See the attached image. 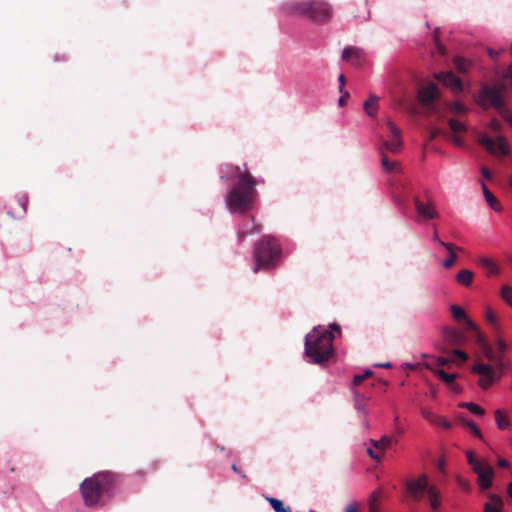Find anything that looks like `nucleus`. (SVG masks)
<instances>
[{
	"mask_svg": "<svg viewBox=\"0 0 512 512\" xmlns=\"http://www.w3.org/2000/svg\"><path fill=\"white\" fill-rule=\"evenodd\" d=\"M226 168L229 173L234 174L237 178L236 184L228 193L227 206L231 212L246 213L253 208L257 198V182L249 172L246 164L243 168L227 164Z\"/></svg>",
	"mask_w": 512,
	"mask_h": 512,
	"instance_id": "f257e3e1",
	"label": "nucleus"
},
{
	"mask_svg": "<svg viewBox=\"0 0 512 512\" xmlns=\"http://www.w3.org/2000/svg\"><path fill=\"white\" fill-rule=\"evenodd\" d=\"M329 329L317 326L306 335L305 355L309 358L310 363L321 365L334 356V333L340 334L341 329L336 323H331Z\"/></svg>",
	"mask_w": 512,
	"mask_h": 512,
	"instance_id": "f03ea898",
	"label": "nucleus"
},
{
	"mask_svg": "<svg viewBox=\"0 0 512 512\" xmlns=\"http://www.w3.org/2000/svg\"><path fill=\"white\" fill-rule=\"evenodd\" d=\"M475 333L476 341L483 355L488 361L493 363V365H489L476 362L471 369L473 373L480 376L478 385L486 390L500 377L501 372L505 369V363L504 360H502V356L496 354L484 335L479 330Z\"/></svg>",
	"mask_w": 512,
	"mask_h": 512,
	"instance_id": "7ed1b4c3",
	"label": "nucleus"
},
{
	"mask_svg": "<svg viewBox=\"0 0 512 512\" xmlns=\"http://www.w3.org/2000/svg\"><path fill=\"white\" fill-rule=\"evenodd\" d=\"M120 476L111 471H103L84 479L80 492L84 504L88 507L97 506L104 494L110 492L119 482Z\"/></svg>",
	"mask_w": 512,
	"mask_h": 512,
	"instance_id": "20e7f679",
	"label": "nucleus"
},
{
	"mask_svg": "<svg viewBox=\"0 0 512 512\" xmlns=\"http://www.w3.org/2000/svg\"><path fill=\"white\" fill-rule=\"evenodd\" d=\"M282 247L279 241L271 236H263L254 247L255 265L253 271L272 270L281 260Z\"/></svg>",
	"mask_w": 512,
	"mask_h": 512,
	"instance_id": "39448f33",
	"label": "nucleus"
},
{
	"mask_svg": "<svg viewBox=\"0 0 512 512\" xmlns=\"http://www.w3.org/2000/svg\"><path fill=\"white\" fill-rule=\"evenodd\" d=\"M291 12L305 16L314 22H326L332 16L331 6L322 0H300L289 4Z\"/></svg>",
	"mask_w": 512,
	"mask_h": 512,
	"instance_id": "423d86ee",
	"label": "nucleus"
},
{
	"mask_svg": "<svg viewBox=\"0 0 512 512\" xmlns=\"http://www.w3.org/2000/svg\"><path fill=\"white\" fill-rule=\"evenodd\" d=\"M503 91V85L499 87H491L489 85H484L481 89L477 103L484 109L488 108L489 106H492L496 110H502V107L504 106L502 99Z\"/></svg>",
	"mask_w": 512,
	"mask_h": 512,
	"instance_id": "0eeeda50",
	"label": "nucleus"
},
{
	"mask_svg": "<svg viewBox=\"0 0 512 512\" xmlns=\"http://www.w3.org/2000/svg\"><path fill=\"white\" fill-rule=\"evenodd\" d=\"M478 143L492 155L507 156L510 153L509 144L503 136H498L496 140H493L486 133H480Z\"/></svg>",
	"mask_w": 512,
	"mask_h": 512,
	"instance_id": "6e6552de",
	"label": "nucleus"
},
{
	"mask_svg": "<svg viewBox=\"0 0 512 512\" xmlns=\"http://www.w3.org/2000/svg\"><path fill=\"white\" fill-rule=\"evenodd\" d=\"M431 486L425 474H421L417 478L409 479L405 482L408 495L415 501H421L424 495L428 493Z\"/></svg>",
	"mask_w": 512,
	"mask_h": 512,
	"instance_id": "1a4fd4ad",
	"label": "nucleus"
},
{
	"mask_svg": "<svg viewBox=\"0 0 512 512\" xmlns=\"http://www.w3.org/2000/svg\"><path fill=\"white\" fill-rule=\"evenodd\" d=\"M440 97L439 89L435 83H428L418 91L419 103L427 109L428 114L435 111L434 102Z\"/></svg>",
	"mask_w": 512,
	"mask_h": 512,
	"instance_id": "9d476101",
	"label": "nucleus"
},
{
	"mask_svg": "<svg viewBox=\"0 0 512 512\" xmlns=\"http://www.w3.org/2000/svg\"><path fill=\"white\" fill-rule=\"evenodd\" d=\"M473 472L478 476L477 484L480 490L486 491L492 487L495 472L487 462L484 461L481 465L475 467Z\"/></svg>",
	"mask_w": 512,
	"mask_h": 512,
	"instance_id": "9b49d317",
	"label": "nucleus"
},
{
	"mask_svg": "<svg viewBox=\"0 0 512 512\" xmlns=\"http://www.w3.org/2000/svg\"><path fill=\"white\" fill-rule=\"evenodd\" d=\"M387 126L393 139L391 141H383L380 148H382L385 153L386 151H389L393 154H397L400 152L403 145L401 130L390 120L387 122Z\"/></svg>",
	"mask_w": 512,
	"mask_h": 512,
	"instance_id": "f8f14e48",
	"label": "nucleus"
},
{
	"mask_svg": "<svg viewBox=\"0 0 512 512\" xmlns=\"http://www.w3.org/2000/svg\"><path fill=\"white\" fill-rule=\"evenodd\" d=\"M435 78L442 84L452 90L453 93H460L463 90V83L453 72H439Z\"/></svg>",
	"mask_w": 512,
	"mask_h": 512,
	"instance_id": "ddd939ff",
	"label": "nucleus"
},
{
	"mask_svg": "<svg viewBox=\"0 0 512 512\" xmlns=\"http://www.w3.org/2000/svg\"><path fill=\"white\" fill-rule=\"evenodd\" d=\"M28 197L21 195L9 200L7 213L13 218H21L26 213Z\"/></svg>",
	"mask_w": 512,
	"mask_h": 512,
	"instance_id": "4468645a",
	"label": "nucleus"
},
{
	"mask_svg": "<svg viewBox=\"0 0 512 512\" xmlns=\"http://www.w3.org/2000/svg\"><path fill=\"white\" fill-rule=\"evenodd\" d=\"M342 59L351 62L353 66L359 67L365 60V53L361 48L347 47L342 52Z\"/></svg>",
	"mask_w": 512,
	"mask_h": 512,
	"instance_id": "2eb2a0df",
	"label": "nucleus"
},
{
	"mask_svg": "<svg viewBox=\"0 0 512 512\" xmlns=\"http://www.w3.org/2000/svg\"><path fill=\"white\" fill-rule=\"evenodd\" d=\"M443 338L445 342L451 346H461L466 341V337L463 332L451 327L444 328Z\"/></svg>",
	"mask_w": 512,
	"mask_h": 512,
	"instance_id": "dca6fc26",
	"label": "nucleus"
},
{
	"mask_svg": "<svg viewBox=\"0 0 512 512\" xmlns=\"http://www.w3.org/2000/svg\"><path fill=\"white\" fill-rule=\"evenodd\" d=\"M414 205L417 214L425 220L434 219L438 217V213L435 210L432 203H423L418 197L414 198Z\"/></svg>",
	"mask_w": 512,
	"mask_h": 512,
	"instance_id": "f3484780",
	"label": "nucleus"
},
{
	"mask_svg": "<svg viewBox=\"0 0 512 512\" xmlns=\"http://www.w3.org/2000/svg\"><path fill=\"white\" fill-rule=\"evenodd\" d=\"M260 226L254 223V217L247 216L244 218L243 225L238 231V240L243 241L247 236L258 233Z\"/></svg>",
	"mask_w": 512,
	"mask_h": 512,
	"instance_id": "a211bd4d",
	"label": "nucleus"
},
{
	"mask_svg": "<svg viewBox=\"0 0 512 512\" xmlns=\"http://www.w3.org/2000/svg\"><path fill=\"white\" fill-rule=\"evenodd\" d=\"M478 264L482 269L485 270L486 276H496L500 273V268L498 264L487 256H479L477 259Z\"/></svg>",
	"mask_w": 512,
	"mask_h": 512,
	"instance_id": "6ab92c4d",
	"label": "nucleus"
},
{
	"mask_svg": "<svg viewBox=\"0 0 512 512\" xmlns=\"http://www.w3.org/2000/svg\"><path fill=\"white\" fill-rule=\"evenodd\" d=\"M451 314L456 321H466L467 328L476 332L479 330L478 326L470 319L467 318L465 311L457 305L451 306Z\"/></svg>",
	"mask_w": 512,
	"mask_h": 512,
	"instance_id": "aec40b11",
	"label": "nucleus"
},
{
	"mask_svg": "<svg viewBox=\"0 0 512 512\" xmlns=\"http://www.w3.org/2000/svg\"><path fill=\"white\" fill-rule=\"evenodd\" d=\"M489 501L484 504V512H503V500L497 494H489Z\"/></svg>",
	"mask_w": 512,
	"mask_h": 512,
	"instance_id": "412c9836",
	"label": "nucleus"
},
{
	"mask_svg": "<svg viewBox=\"0 0 512 512\" xmlns=\"http://www.w3.org/2000/svg\"><path fill=\"white\" fill-rule=\"evenodd\" d=\"M440 245L443 246L448 251L449 256L446 260H444L443 267L446 269H449L455 264V262L457 260V255H456L455 251L456 250L460 251L461 248L455 246L453 243H448V242H440Z\"/></svg>",
	"mask_w": 512,
	"mask_h": 512,
	"instance_id": "4be33fe9",
	"label": "nucleus"
},
{
	"mask_svg": "<svg viewBox=\"0 0 512 512\" xmlns=\"http://www.w3.org/2000/svg\"><path fill=\"white\" fill-rule=\"evenodd\" d=\"M428 502L433 510V512H437V510L441 507V498H440V492L436 488V486L432 485L429 489L428 493Z\"/></svg>",
	"mask_w": 512,
	"mask_h": 512,
	"instance_id": "5701e85b",
	"label": "nucleus"
},
{
	"mask_svg": "<svg viewBox=\"0 0 512 512\" xmlns=\"http://www.w3.org/2000/svg\"><path fill=\"white\" fill-rule=\"evenodd\" d=\"M474 279V273L468 269H462L456 275V281L465 287H469Z\"/></svg>",
	"mask_w": 512,
	"mask_h": 512,
	"instance_id": "b1692460",
	"label": "nucleus"
},
{
	"mask_svg": "<svg viewBox=\"0 0 512 512\" xmlns=\"http://www.w3.org/2000/svg\"><path fill=\"white\" fill-rule=\"evenodd\" d=\"M371 445L373 448H375L381 455L384 454V452L391 446L392 444V438L389 436H383L379 440H370Z\"/></svg>",
	"mask_w": 512,
	"mask_h": 512,
	"instance_id": "393cba45",
	"label": "nucleus"
},
{
	"mask_svg": "<svg viewBox=\"0 0 512 512\" xmlns=\"http://www.w3.org/2000/svg\"><path fill=\"white\" fill-rule=\"evenodd\" d=\"M483 193L488 205L495 211L500 212L502 210V206L499 203L498 199L491 193V191L487 188L485 184H482Z\"/></svg>",
	"mask_w": 512,
	"mask_h": 512,
	"instance_id": "a878e982",
	"label": "nucleus"
},
{
	"mask_svg": "<svg viewBox=\"0 0 512 512\" xmlns=\"http://www.w3.org/2000/svg\"><path fill=\"white\" fill-rule=\"evenodd\" d=\"M495 421H496L497 427L501 430L511 428L510 420H509L508 416L502 410L498 409L495 411Z\"/></svg>",
	"mask_w": 512,
	"mask_h": 512,
	"instance_id": "bb28decb",
	"label": "nucleus"
},
{
	"mask_svg": "<svg viewBox=\"0 0 512 512\" xmlns=\"http://www.w3.org/2000/svg\"><path fill=\"white\" fill-rule=\"evenodd\" d=\"M379 153L381 155V163H382L383 169L386 172H394L398 169L399 163L395 162V161H390L382 148H379Z\"/></svg>",
	"mask_w": 512,
	"mask_h": 512,
	"instance_id": "cd10ccee",
	"label": "nucleus"
},
{
	"mask_svg": "<svg viewBox=\"0 0 512 512\" xmlns=\"http://www.w3.org/2000/svg\"><path fill=\"white\" fill-rule=\"evenodd\" d=\"M377 102H378V97L375 95H371L369 97V99L364 102V110L371 117H374L376 114V111L378 108Z\"/></svg>",
	"mask_w": 512,
	"mask_h": 512,
	"instance_id": "c85d7f7f",
	"label": "nucleus"
},
{
	"mask_svg": "<svg viewBox=\"0 0 512 512\" xmlns=\"http://www.w3.org/2000/svg\"><path fill=\"white\" fill-rule=\"evenodd\" d=\"M434 374L436 376H438L447 386L448 385H452L453 384V381L456 380L457 378V374L456 373H453V374H449L447 373L446 371H444L443 369H434L433 370Z\"/></svg>",
	"mask_w": 512,
	"mask_h": 512,
	"instance_id": "c756f323",
	"label": "nucleus"
},
{
	"mask_svg": "<svg viewBox=\"0 0 512 512\" xmlns=\"http://www.w3.org/2000/svg\"><path fill=\"white\" fill-rule=\"evenodd\" d=\"M267 501L276 512H289L291 510L289 507H285L283 502L277 498L268 497Z\"/></svg>",
	"mask_w": 512,
	"mask_h": 512,
	"instance_id": "7c9ffc66",
	"label": "nucleus"
},
{
	"mask_svg": "<svg viewBox=\"0 0 512 512\" xmlns=\"http://www.w3.org/2000/svg\"><path fill=\"white\" fill-rule=\"evenodd\" d=\"M460 407L468 409L470 412L476 414V415H483L484 410L477 404L473 402H463L460 404Z\"/></svg>",
	"mask_w": 512,
	"mask_h": 512,
	"instance_id": "2f4dec72",
	"label": "nucleus"
},
{
	"mask_svg": "<svg viewBox=\"0 0 512 512\" xmlns=\"http://www.w3.org/2000/svg\"><path fill=\"white\" fill-rule=\"evenodd\" d=\"M501 297L502 299L510 306L512 307V287L510 286H503L501 288Z\"/></svg>",
	"mask_w": 512,
	"mask_h": 512,
	"instance_id": "473e14b6",
	"label": "nucleus"
},
{
	"mask_svg": "<svg viewBox=\"0 0 512 512\" xmlns=\"http://www.w3.org/2000/svg\"><path fill=\"white\" fill-rule=\"evenodd\" d=\"M448 124H449L450 129L454 133H460V132H464L466 130L465 125L456 119H449Z\"/></svg>",
	"mask_w": 512,
	"mask_h": 512,
	"instance_id": "72a5a7b5",
	"label": "nucleus"
},
{
	"mask_svg": "<svg viewBox=\"0 0 512 512\" xmlns=\"http://www.w3.org/2000/svg\"><path fill=\"white\" fill-rule=\"evenodd\" d=\"M380 497V491H375L372 493L369 501V512H378L377 501Z\"/></svg>",
	"mask_w": 512,
	"mask_h": 512,
	"instance_id": "f704fd0d",
	"label": "nucleus"
},
{
	"mask_svg": "<svg viewBox=\"0 0 512 512\" xmlns=\"http://www.w3.org/2000/svg\"><path fill=\"white\" fill-rule=\"evenodd\" d=\"M467 461L469 465L471 466L472 470L475 469V467H478L481 465L484 461L478 459L475 454L471 451L467 452Z\"/></svg>",
	"mask_w": 512,
	"mask_h": 512,
	"instance_id": "c9c22d12",
	"label": "nucleus"
},
{
	"mask_svg": "<svg viewBox=\"0 0 512 512\" xmlns=\"http://www.w3.org/2000/svg\"><path fill=\"white\" fill-rule=\"evenodd\" d=\"M372 375V372L367 370L363 374H357L353 377V385L358 386L360 385L364 380L369 378Z\"/></svg>",
	"mask_w": 512,
	"mask_h": 512,
	"instance_id": "e433bc0d",
	"label": "nucleus"
},
{
	"mask_svg": "<svg viewBox=\"0 0 512 512\" xmlns=\"http://www.w3.org/2000/svg\"><path fill=\"white\" fill-rule=\"evenodd\" d=\"M464 424L466 427H468L470 429V431L478 438H482V433L481 431L479 430V428L477 427V425L472 422V421H464Z\"/></svg>",
	"mask_w": 512,
	"mask_h": 512,
	"instance_id": "4c0bfd02",
	"label": "nucleus"
},
{
	"mask_svg": "<svg viewBox=\"0 0 512 512\" xmlns=\"http://www.w3.org/2000/svg\"><path fill=\"white\" fill-rule=\"evenodd\" d=\"M496 345H497V352H496V354L497 355H501L502 358H503L505 353H506V350H507V345H506L505 341L503 339L499 338L496 341Z\"/></svg>",
	"mask_w": 512,
	"mask_h": 512,
	"instance_id": "58836bf2",
	"label": "nucleus"
},
{
	"mask_svg": "<svg viewBox=\"0 0 512 512\" xmlns=\"http://www.w3.org/2000/svg\"><path fill=\"white\" fill-rule=\"evenodd\" d=\"M355 407L358 411H362L363 414H366L365 410H364V402H365V398L363 396H361L360 394L356 393L355 394Z\"/></svg>",
	"mask_w": 512,
	"mask_h": 512,
	"instance_id": "ea45409f",
	"label": "nucleus"
},
{
	"mask_svg": "<svg viewBox=\"0 0 512 512\" xmlns=\"http://www.w3.org/2000/svg\"><path fill=\"white\" fill-rule=\"evenodd\" d=\"M485 317H486V320L490 324H492V325H496L497 324V316H496L495 312L491 308H487L486 309Z\"/></svg>",
	"mask_w": 512,
	"mask_h": 512,
	"instance_id": "a19ab883",
	"label": "nucleus"
},
{
	"mask_svg": "<svg viewBox=\"0 0 512 512\" xmlns=\"http://www.w3.org/2000/svg\"><path fill=\"white\" fill-rule=\"evenodd\" d=\"M450 109L452 112L457 114H462L467 111L466 107L460 102H454L453 104H451Z\"/></svg>",
	"mask_w": 512,
	"mask_h": 512,
	"instance_id": "79ce46f5",
	"label": "nucleus"
},
{
	"mask_svg": "<svg viewBox=\"0 0 512 512\" xmlns=\"http://www.w3.org/2000/svg\"><path fill=\"white\" fill-rule=\"evenodd\" d=\"M502 116V118L512 127V114L504 108V106L502 107V110H498Z\"/></svg>",
	"mask_w": 512,
	"mask_h": 512,
	"instance_id": "37998d69",
	"label": "nucleus"
},
{
	"mask_svg": "<svg viewBox=\"0 0 512 512\" xmlns=\"http://www.w3.org/2000/svg\"><path fill=\"white\" fill-rule=\"evenodd\" d=\"M455 67L459 72H466L467 71V65L465 60L457 58L455 59Z\"/></svg>",
	"mask_w": 512,
	"mask_h": 512,
	"instance_id": "c03bdc74",
	"label": "nucleus"
},
{
	"mask_svg": "<svg viewBox=\"0 0 512 512\" xmlns=\"http://www.w3.org/2000/svg\"><path fill=\"white\" fill-rule=\"evenodd\" d=\"M457 482H458L459 486H460L463 490H465V491H467V492H468V491H470V489H471V484H470V482H469L468 480L463 479V478H461V477H458V478H457Z\"/></svg>",
	"mask_w": 512,
	"mask_h": 512,
	"instance_id": "a18cd8bd",
	"label": "nucleus"
},
{
	"mask_svg": "<svg viewBox=\"0 0 512 512\" xmlns=\"http://www.w3.org/2000/svg\"><path fill=\"white\" fill-rule=\"evenodd\" d=\"M442 134H444V132L441 129L433 128L429 131V140L432 141Z\"/></svg>",
	"mask_w": 512,
	"mask_h": 512,
	"instance_id": "49530a36",
	"label": "nucleus"
},
{
	"mask_svg": "<svg viewBox=\"0 0 512 512\" xmlns=\"http://www.w3.org/2000/svg\"><path fill=\"white\" fill-rule=\"evenodd\" d=\"M367 453L372 459L378 462L381 460L382 455L377 450L375 451L373 448H368Z\"/></svg>",
	"mask_w": 512,
	"mask_h": 512,
	"instance_id": "de8ad7c7",
	"label": "nucleus"
},
{
	"mask_svg": "<svg viewBox=\"0 0 512 512\" xmlns=\"http://www.w3.org/2000/svg\"><path fill=\"white\" fill-rule=\"evenodd\" d=\"M489 127L491 130L498 132L501 129V124L498 120L492 119L489 123Z\"/></svg>",
	"mask_w": 512,
	"mask_h": 512,
	"instance_id": "09e8293b",
	"label": "nucleus"
},
{
	"mask_svg": "<svg viewBox=\"0 0 512 512\" xmlns=\"http://www.w3.org/2000/svg\"><path fill=\"white\" fill-rule=\"evenodd\" d=\"M453 354L455 356H457L462 362L466 361L467 358H468V355L465 352H463L462 350H459V349L453 350Z\"/></svg>",
	"mask_w": 512,
	"mask_h": 512,
	"instance_id": "8fccbe9b",
	"label": "nucleus"
},
{
	"mask_svg": "<svg viewBox=\"0 0 512 512\" xmlns=\"http://www.w3.org/2000/svg\"><path fill=\"white\" fill-rule=\"evenodd\" d=\"M481 173L483 177L487 180H490L492 178V174L487 167H482Z\"/></svg>",
	"mask_w": 512,
	"mask_h": 512,
	"instance_id": "3c124183",
	"label": "nucleus"
},
{
	"mask_svg": "<svg viewBox=\"0 0 512 512\" xmlns=\"http://www.w3.org/2000/svg\"><path fill=\"white\" fill-rule=\"evenodd\" d=\"M436 362L439 366H445L450 362V359L446 357H438Z\"/></svg>",
	"mask_w": 512,
	"mask_h": 512,
	"instance_id": "603ef678",
	"label": "nucleus"
},
{
	"mask_svg": "<svg viewBox=\"0 0 512 512\" xmlns=\"http://www.w3.org/2000/svg\"><path fill=\"white\" fill-rule=\"evenodd\" d=\"M349 97V93L345 92L338 100L339 106L343 107L346 104L347 98Z\"/></svg>",
	"mask_w": 512,
	"mask_h": 512,
	"instance_id": "864d4df0",
	"label": "nucleus"
},
{
	"mask_svg": "<svg viewBox=\"0 0 512 512\" xmlns=\"http://www.w3.org/2000/svg\"><path fill=\"white\" fill-rule=\"evenodd\" d=\"M338 80H339V83H340L339 90H340L341 93H343V89H344V86H345V83H346L345 76L343 74H341L339 76Z\"/></svg>",
	"mask_w": 512,
	"mask_h": 512,
	"instance_id": "5fc2aeb1",
	"label": "nucleus"
},
{
	"mask_svg": "<svg viewBox=\"0 0 512 512\" xmlns=\"http://www.w3.org/2000/svg\"><path fill=\"white\" fill-rule=\"evenodd\" d=\"M448 387H449L450 390H452L455 393L461 392L460 386L457 383H455V381H453L452 385H448Z\"/></svg>",
	"mask_w": 512,
	"mask_h": 512,
	"instance_id": "6e6d98bb",
	"label": "nucleus"
},
{
	"mask_svg": "<svg viewBox=\"0 0 512 512\" xmlns=\"http://www.w3.org/2000/svg\"><path fill=\"white\" fill-rule=\"evenodd\" d=\"M497 464L501 468H508L509 467V462L506 459H503V458L499 459Z\"/></svg>",
	"mask_w": 512,
	"mask_h": 512,
	"instance_id": "4d7b16f0",
	"label": "nucleus"
},
{
	"mask_svg": "<svg viewBox=\"0 0 512 512\" xmlns=\"http://www.w3.org/2000/svg\"><path fill=\"white\" fill-rule=\"evenodd\" d=\"M346 512H359L357 504L348 505L346 508Z\"/></svg>",
	"mask_w": 512,
	"mask_h": 512,
	"instance_id": "13d9d810",
	"label": "nucleus"
},
{
	"mask_svg": "<svg viewBox=\"0 0 512 512\" xmlns=\"http://www.w3.org/2000/svg\"><path fill=\"white\" fill-rule=\"evenodd\" d=\"M439 424L446 429H449L451 427V424L444 418L440 419Z\"/></svg>",
	"mask_w": 512,
	"mask_h": 512,
	"instance_id": "bf43d9fd",
	"label": "nucleus"
},
{
	"mask_svg": "<svg viewBox=\"0 0 512 512\" xmlns=\"http://www.w3.org/2000/svg\"><path fill=\"white\" fill-rule=\"evenodd\" d=\"M231 468H232V470H233L234 472H236V473L240 474V475L242 476V478L247 479L246 474L242 473V472L239 470V468L237 467V465H236V464H233Z\"/></svg>",
	"mask_w": 512,
	"mask_h": 512,
	"instance_id": "052dcab7",
	"label": "nucleus"
},
{
	"mask_svg": "<svg viewBox=\"0 0 512 512\" xmlns=\"http://www.w3.org/2000/svg\"><path fill=\"white\" fill-rule=\"evenodd\" d=\"M505 78H508V79H512V66H510L506 73H505Z\"/></svg>",
	"mask_w": 512,
	"mask_h": 512,
	"instance_id": "680f3d73",
	"label": "nucleus"
},
{
	"mask_svg": "<svg viewBox=\"0 0 512 512\" xmlns=\"http://www.w3.org/2000/svg\"><path fill=\"white\" fill-rule=\"evenodd\" d=\"M507 493L509 497L512 499V482L508 483L507 485Z\"/></svg>",
	"mask_w": 512,
	"mask_h": 512,
	"instance_id": "e2e57ef3",
	"label": "nucleus"
},
{
	"mask_svg": "<svg viewBox=\"0 0 512 512\" xmlns=\"http://www.w3.org/2000/svg\"><path fill=\"white\" fill-rule=\"evenodd\" d=\"M488 53L489 55L492 57V58H495L496 56H498L499 52L497 51H494L493 49H489L488 50Z\"/></svg>",
	"mask_w": 512,
	"mask_h": 512,
	"instance_id": "0e129e2a",
	"label": "nucleus"
},
{
	"mask_svg": "<svg viewBox=\"0 0 512 512\" xmlns=\"http://www.w3.org/2000/svg\"><path fill=\"white\" fill-rule=\"evenodd\" d=\"M432 239H433V241L438 242L439 244H440V242H442V241L439 239V236H438L437 231H434V234H433Z\"/></svg>",
	"mask_w": 512,
	"mask_h": 512,
	"instance_id": "69168bd1",
	"label": "nucleus"
},
{
	"mask_svg": "<svg viewBox=\"0 0 512 512\" xmlns=\"http://www.w3.org/2000/svg\"><path fill=\"white\" fill-rule=\"evenodd\" d=\"M453 141L455 142L456 145L460 146L462 145V141L459 137H454L453 138Z\"/></svg>",
	"mask_w": 512,
	"mask_h": 512,
	"instance_id": "338daca9",
	"label": "nucleus"
},
{
	"mask_svg": "<svg viewBox=\"0 0 512 512\" xmlns=\"http://www.w3.org/2000/svg\"><path fill=\"white\" fill-rule=\"evenodd\" d=\"M381 367H384V368H390L391 367V364L390 363H386V364H382L380 365Z\"/></svg>",
	"mask_w": 512,
	"mask_h": 512,
	"instance_id": "774afa93",
	"label": "nucleus"
}]
</instances>
